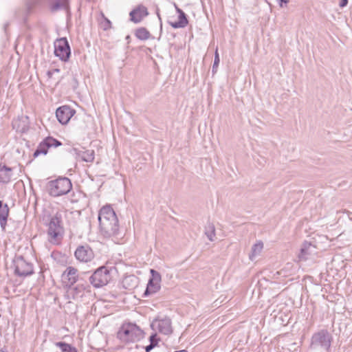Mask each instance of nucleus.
I'll return each mask as SVG.
<instances>
[{
  "instance_id": "nucleus-35",
  "label": "nucleus",
  "mask_w": 352,
  "mask_h": 352,
  "mask_svg": "<svg viewBox=\"0 0 352 352\" xmlns=\"http://www.w3.org/2000/svg\"><path fill=\"white\" fill-rule=\"evenodd\" d=\"M54 74L53 72H52V70H49L47 71V76L50 78L52 77V75Z\"/></svg>"
},
{
  "instance_id": "nucleus-17",
  "label": "nucleus",
  "mask_w": 352,
  "mask_h": 352,
  "mask_svg": "<svg viewBox=\"0 0 352 352\" xmlns=\"http://www.w3.org/2000/svg\"><path fill=\"white\" fill-rule=\"evenodd\" d=\"M89 285L87 283H82L80 282L76 285H74L72 287H68L74 299L78 297H82L85 290L89 291Z\"/></svg>"
},
{
  "instance_id": "nucleus-2",
  "label": "nucleus",
  "mask_w": 352,
  "mask_h": 352,
  "mask_svg": "<svg viewBox=\"0 0 352 352\" xmlns=\"http://www.w3.org/2000/svg\"><path fill=\"white\" fill-rule=\"evenodd\" d=\"M47 227L48 241L54 245L60 244L65 233L61 213L57 212L52 216L50 219Z\"/></svg>"
},
{
  "instance_id": "nucleus-1",
  "label": "nucleus",
  "mask_w": 352,
  "mask_h": 352,
  "mask_svg": "<svg viewBox=\"0 0 352 352\" xmlns=\"http://www.w3.org/2000/svg\"><path fill=\"white\" fill-rule=\"evenodd\" d=\"M98 221L100 230L104 237L109 238L120 235L118 219L111 206L107 205L100 210Z\"/></svg>"
},
{
  "instance_id": "nucleus-31",
  "label": "nucleus",
  "mask_w": 352,
  "mask_h": 352,
  "mask_svg": "<svg viewBox=\"0 0 352 352\" xmlns=\"http://www.w3.org/2000/svg\"><path fill=\"white\" fill-rule=\"evenodd\" d=\"M348 2H349L348 0H340V1L339 3V6L340 8H344V7L346 6V5L348 4Z\"/></svg>"
},
{
  "instance_id": "nucleus-9",
  "label": "nucleus",
  "mask_w": 352,
  "mask_h": 352,
  "mask_svg": "<svg viewBox=\"0 0 352 352\" xmlns=\"http://www.w3.org/2000/svg\"><path fill=\"white\" fill-rule=\"evenodd\" d=\"M74 256L79 262L87 263L94 260L95 254L89 244L84 243L77 247L74 252Z\"/></svg>"
},
{
  "instance_id": "nucleus-20",
  "label": "nucleus",
  "mask_w": 352,
  "mask_h": 352,
  "mask_svg": "<svg viewBox=\"0 0 352 352\" xmlns=\"http://www.w3.org/2000/svg\"><path fill=\"white\" fill-rule=\"evenodd\" d=\"M168 23L173 28H184L188 24L187 15L185 13H180L177 21H168Z\"/></svg>"
},
{
  "instance_id": "nucleus-5",
  "label": "nucleus",
  "mask_w": 352,
  "mask_h": 352,
  "mask_svg": "<svg viewBox=\"0 0 352 352\" xmlns=\"http://www.w3.org/2000/svg\"><path fill=\"white\" fill-rule=\"evenodd\" d=\"M332 342V336L326 329H322L313 334L310 348L314 350L322 349L329 352Z\"/></svg>"
},
{
  "instance_id": "nucleus-33",
  "label": "nucleus",
  "mask_w": 352,
  "mask_h": 352,
  "mask_svg": "<svg viewBox=\"0 0 352 352\" xmlns=\"http://www.w3.org/2000/svg\"><path fill=\"white\" fill-rule=\"evenodd\" d=\"M155 347H153V345H151L149 344L146 346H145L146 352H150L152 349H153Z\"/></svg>"
},
{
  "instance_id": "nucleus-21",
  "label": "nucleus",
  "mask_w": 352,
  "mask_h": 352,
  "mask_svg": "<svg viewBox=\"0 0 352 352\" xmlns=\"http://www.w3.org/2000/svg\"><path fill=\"white\" fill-rule=\"evenodd\" d=\"M160 284L156 283L152 280H148L146 288L143 294V297H146L157 293L160 289Z\"/></svg>"
},
{
  "instance_id": "nucleus-19",
  "label": "nucleus",
  "mask_w": 352,
  "mask_h": 352,
  "mask_svg": "<svg viewBox=\"0 0 352 352\" xmlns=\"http://www.w3.org/2000/svg\"><path fill=\"white\" fill-rule=\"evenodd\" d=\"M138 278L135 275L125 276L122 281V287L127 290H132L138 286Z\"/></svg>"
},
{
  "instance_id": "nucleus-37",
  "label": "nucleus",
  "mask_w": 352,
  "mask_h": 352,
  "mask_svg": "<svg viewBox=\"0 0 352 352\" xmlns=\"http://www.w3.org/2000/svg\"><path fill=\"white\" fill-rule=\"evenodd\" d=\"M52 72H53V73H58L60 72V69H52Z\"/></svg>"
},
{
  "instance_id": "nucleus-8",
  "label": "nucleus",
  "mask_w": 352,
  "mask_h": 352,
  "mask_svg": "<svg viewBox=\"0 0 352 352\" xmlns=\"http://www.w3.org/2000/svg\"><path fill=\"white\" fill-rule=\"evenodd\" d=\"M54 55L63 62H67L71 55V49L66 37L57 38L54 43Z\"/></svg>"
},
{
  "instance_id": "nucleus-12",
  "label": "nucleus",
  "mask_w": 352,
  "mask_h": 352,
  "mask_svg": "<svg viewBox=\"0 0 352 352\" xmlns=\"http://www.w3.org/2000/svg\"><path fill=\"white\" fill-rule=\"evenodd\" d=\"M76 111L68 105H63L58 107L56 111V116L61 124H66L72 117L75 114Z\"/></svg>"
},
{
  "instance_id": "nucleus-32",
  "label": "nucleus",
  "mask_w": 352,
  "mask_h": 352,
  "mask_svg": "<svg viewBox=\"0 0 352 352\" xmlns=\"http://www.w3.org/2000/svg\"><path fill=\"white\" fill-rule=\"evenodd\" d=\"M106 23L104 25V30H107L111 28V23L108 19H105Z\"/></svg>"
},
{
  "instance_id": "nucleus-24",
  "label": "nucleus",
  "mask_w": 352,
  "mask_h": 352,
  "mask_svg": "<svg viewBox=\"0 0 352 352\" xmlns=\"http://www.w3.org/2000/svg\"><path fill=\"white\" fill-rule=\"evenodd\" d=\"M205 234L210 241H214L215 237V226L213 223L208 221L205 226Z\"/></svg>"
},
{
  "instance_id": "nucleus-22",
  "label": "nucleus",
  "mask_w": 352,
  "mask_h": 352,
  "mask_svg": "<svg viewBox=\"0 0 352 352\" xmlns=\"http://www.w3.org/2000/svg\"><path fill=\"white\" fill-rule=\"evenodd\" d=\"M9 212L10 208L8 204H5L3 208L0 210V226L3 231L6 230Z\"/></svg>"
},
{
  "instance_id": "nucleus-15",
  "label": "nucleus",
  "mask_w": 352,
  "mask_h": 352,
  "mask_svg": "<svg viewBox=\"0 0 352 352\" xmlns=\"http://www.w3.org/2000/svg\"><path fill=\"white\" fill-rule=\"evenodd\" d=\"M148 14L147 8L145 6H139L130 12V20L135 23H138Z\"/></svg>"
},
{
  "instance_id": "nucleus-13",
  "label": "nucleus",
  "mask_w": 352,
  "mask_h": 352,
  "mask_svg": "<svg viewBox=\"0 0 352 352\" xmlns=\"http://www.w3.org/2000/svg\"><path fill=\"white\" fill-rule=\"evenodd\" d=\"M316 254L317 251L316 245L312 244L311 242L305 241L300 248L298 257L300 260L306 261Z\"/></svg>"
},
{
  "instance_id": "nucleus-6",
  "label": "nucleus",
  "mask_w": 352,
  "mask_h": 352,
  "mask_svg": "<svg viewBox=\"0 0 352 352\" xmlns=\"http://www.w3.org/2000/svg\"><path fill=\"white\" fill-rule=\"evenodd\" d=\"M90 283L95 288H100L108 284L111 280L110 270L105 266H101L89 277Z\"/></svg>"
},
{
  "instance_id": "nucleus-36",
  "label": "nucleus",
  "mask_w": 352,
  "mask_h": 352,
  "mask_svg": "<svg viewBox=\"0 0 352 352\" xmlns=\"http://www.w3.org/2000/svg\"><path fill=\"white\" fill-rule=\"evenodd\" d=\"M176 11L179 14H180V13H184V12L182 9L179 8L178 7H176Z\"/></svg>"
},
{
  "instance_id": "nucleus-23",
  "label": "nucleus",
  "mask_w": 352,
  "mask_h": 352,
  "mask_svg": "<svg viewBox=\"0 0 352 352\" xmlns=\"http://www.w3.org/2000/svg\"><path fill=\"white\" fill-rule=\"evenodd\" d=\"M135 36L141 41H146L151 38V34L146 28L141 27L135 30Z\"/></svg>"
},
{
  "instance_id": "nucleus-14",
  "label": "nucleus",
  "mask_w": 352,
  "mask_h": 352,
  "mask_svg": "<svg viewBox=\"0 0 352 352\" xmlns=\"http://www.w3.org/2000/svg\"><path fill=\"white\" fill-rule=\"evenodd\" d=\"M63 277L67 279V287L73 286L78 281H80L82 278L80 277L78 274V270L74 267L69 266L66 268L63 274Z\"/></svg>"
},
{
  "instance_id": "nucleus-28",
  "label": "nucleus",
  "mask_w": 352,
  "mask_h": 352,
  "mask_svg": "<svg viewBox=\"0 0 352 352\" xmlns=\"http://www.w3.org/2000/svg\"><path fill=\"white\" fill-rule=\"evenodd\" d=\"M219 61H220V59H219V54H218V52L217 50L215 52V54H214V63H213V65H212V72L213 73H215L217 72L219 64Z\"/></svg>"
},
{
  "instance_id": "nucleus-18",
  "label": "nucleus",
  "mask_w": 352,
  "mask_h": 352,
  "mask_svg": "<svg viewBox=\"0 0 352 352\" xmlns=\"http://www.w3.org/2000/svg\"><path fill=\"white\" fill-rule=\"evenodd\" d=\"M12 177V168L0 164V182L8 184Z\"/></svg>"
},
{
  "instance_id": "nucleus-40",
  "label": "nucleus",
  "mask_w": 352,
  "mask_h": 352,
  "mask_svg": "<svg viewBox=\"0 0 352 352\" xmlns=\"http://www.w3.org/2000/svg\"><path fill=\"white\" fill-rule=\"evenodd\" d=\"M175 352H188V351L185 349H183V350H179V351H175Z\"/></svg>"
},
{
  "instance_id": "nucleus-26",
  "label": "nucleus",
  "mask_w": 352,
  "mask_h": 352,
  "mask_svg": "<svg viewBox=\"0 0 352 352\" xmlns=\"http://www.w3.org/2000/svg\"><path fill=\"white\" fill-rule=\"evenodd\" d=\"M55 344L60 349L62 352H78L76 347L65 342H57Z\"/></svg>"
},
{
  "instance_id": "nucleus-30",
  "label": "nucleus",
  "mask_w": 352,
  "mask_h": 352,
  "mask_svg": "<svg viewBox=\"0 0 352 352\" xmlns=\"http://www.w3.org/2000/svg\"><path fill=\"white\" fill-rule=\"evenodd\" d=\"M19 122V120H18L12 122L13 128L16 129V131H19L20 132H22V133L25 132L27 129V127L24 125L21 128L19 124L16 125Z\"/></svg>"
},
{
  "instance_id": "nucleus-16",
  "label": "nucleus",
  "mask_w": 352,
  "mask_h": 352,
  "mask_svg": "<svg viewBox=\"0 0 352 352\" xmlns=\"http://www.w3.org/2000/svg\"><path fill=\"white\" fill-rule=\"evenodd\" d=\"M72 151L77 158L80 159L83 162L91 163L95 159V152L94 150H79L73 148Z\"/></svg>"
},
{
  "instance_id": "nucleus-29",
  "label": "nucleus",
  "mask_w": 352,
  "mask_h": 352,
  "mask_svg": "<svg viewBox=\"0 0 352 352\" xmlns=\"http://www.w3.org/2000/svg\"><path fill=\"white\" fill-rule=\"evenodd\" d=\"M160 341V339L157 338V333H152L151 336L149 337V342L151 345H153V347H155L158 342Z\"/></svg>"
},
{
  "instance_id": "nucleus-27",
  "label": "nucleus",
  "mask_w": 352,
  "mask_h": 352,
  "mask_svg": "<svg viewBox=\"0 0 352 352\" xmlns=\"http://www.w3.org/2000/svg\"><path fill=\"white\" fill-rule=\"evenodd\" d=\"M151 276L149 278V280H152L153 281L155 282L156 283L160 284V282L162 280V276L161 274L157 272L156 270L151 269L150 270Z\"/></svg>"
},
{
  "instance_id": "nucleus-25",
  "label": "nucleus",
  "mask_w": 352,
  "mask_h": 352,
  "mask_svg": "<svg viewBox=\"0 0 352 352\" xmlns=\"http://www.w3.org/2000/svg\"><path fill=\"white\" fill-rule=\"evenodd\" d=\"M263 248V243L262 241H258V243L253 245L252 247L251 253L249 254V258L251 261H253L254 258L258 255Z\"/></svg>"
},
{
  "instance_id": "nucleus-38",
  "label": "nucleus",
  "mask_w": 352,
  "mask_h": 352,
  "mask_svg": "<svg viewBox=\"0 0 352 352\" xmlns=\"http://www.w3.org/2000/svg\"><path fill=\"white\" fill-rule=\"evenodd\" d=\"M4 204L1 200H0V210L3 208Z\"/></svg>"
},
{
  "instance_id": "nucleus-4",
  "label": "nucleus",
  "mask_w": 352,
  "mask_h": 352,
  "mask_svg": "<svg viewBox=\"0 0 352 352\" xmlns=\"http://www.w3.org/2000/svg\"><path fill=\"white\" fill-rule=\"evenodd\" d=\"M144 337V331L135 324H124L118 332V338L123 342H135Z\"/></svg>"
},
{
  "instance_id": "nucleus-7",
  "label": "nucleus",
  "mask_w": 352,
  "mask_h": 352,
  "mask_svg": "<svg viewBox=\"0 0 352 352\" xmlns=\"http://www.w3.org/2000/svg\"><path fill=\"white\" fill-rule=\"evenodd\" d=\"M14 274L20 277H25L34 274L32 263L28 262L23 256H16L13 260Z\"/></svg>"
},
{
  "instance_id": "nucleus-3",
  "label": "nucleus",
  "mask_w": 352,
  "mask_h": 352,
  "mask_svg": "<svg viewBox=\"0 0 352 352\" xmlns=\"http://www.w3.org/2000/svg\"><path fill=\"white\" fill-rule=\"evenodd\" d=\"M46 188L51 197H57L68 194L72 189V184L67 177H58L48 182Z\"/></svg>"
},
{
  "instance_id": "nucleus-11",
  "label": "nucleus",
  "mask_w": 352,
  "mask_h": 352,
  "mask_svg": "<svg viewBox=\"0 0 352 352\" xmlns=\"http://www.w3.org/2000/svg\"><path fill=\"white\" fill-rule=\"evenodd\" d=\"M151 327L153 329L156 327L160 333L164 335H170L173 333L171 320L168 317L155 319L151 324Z\"/></svg>"
},
{
  "instance_id": "nucleus-34",
  "label": "nucleus",
  "mask_w": 352,
  "mask_h": 352,
  "mask_svg": "<svg viewBox=\"0 0 352 352\" xmlns=\"http://www.w3.org/2000/svg\"><path fill=\"white\" fill-rule=\"evenodd\" d=\"M289 2V0H279V4L280 6H283V3L287 4Z\"/></svg>"
},
{
  "instance_id": "nucleus-41",
  "label": "nucleus",
  "mask_w": 352,
  "mask_h": 352,
  "mask_svg": "<svg viewBox=\"0 0 352 352\" xmlns=\"http://www.w3.org/2000/svg\"><path fill=\"white\" fill-rule=\"evenodd\" d=\"M1 352H8V351H2V350H1Z\"/></svg>"
},
{
  "instance_id": "nucleus-10",
  "label": "nucleus",
  "mask_w": 352,
  "mask_h": 352,
  "mask_svg": "<svg viewBox=\"0 0 352 352\" xmlns=\"http://www.w3.org/2000/svg\"><path fill=\"white\" fill-rule=\"evenodd\" d=\"M62 145V142L59 141L58 140L52 137V136H47L42 142L39 143L36 149L34 151L33 153V157H37L40 155H45L47 152L48 149L51 147H58Z\"/></svg>"
},
{
  "instance_id": "nucleus-39",
  "label": "nucleus",
  "mask_w": 352,
  "mask_h": 352,
  "mask_svg": "<svg viewBox=\"0 0 352 352\" xmlns=\"http://www.w3.org/2000/svg\"><path fill=\"white\" fill-rule=\"evenodd\" d=\"M125 39L127 41L128 43H129L131 40V36L129 35H127Z\"/></svg>"
}]
</instances>
